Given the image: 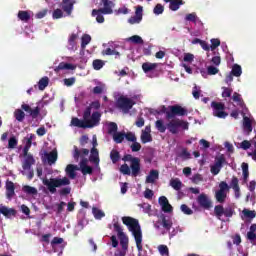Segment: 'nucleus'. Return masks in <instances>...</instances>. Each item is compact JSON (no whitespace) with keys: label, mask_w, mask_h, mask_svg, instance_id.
Wrapping results in <instances>:
<instances>
[{"label":"nucleus","mask_w":256,"mask_h":256,"mask_svg":"<svg viewBox=\"0 0 256 256\" xmlns=\"http://www.w3.org/2000/svg\"><path fill=\"white\" fill-rule=\"evenodd\" d=\"M92 109H101V103L99 101H93L83 113V120L75 117L71 120V125L73 127H78L79 129H93V127L99 126L101 123V113L99 111L93 112Z\"/></svg>","instance_id":"f257e3e1"},{"label":"nucleus","mask_w":256,"mask_h":256,"mask_svg":"<svg viewBox=\"0 0 256 256\" xmlns=\"http://www.w3.org/2000/svg\"><path fill=\"white\" fill-rule=\"evenodd\" d=\"M123 225L128 227L129 231L132 233L135 241L136 247L139 253L143 251V233L141 232V226L139 225V220L131 217V216H124L122 217Z\"/></svg>","instance_id":"f03ea898"},{"label":"nucleus","mask_w":256,"mask_h":256,"mask_svg":"<svg viewBox=\"0 0 256 256\" xmlns=\"http://www.w3.org/2000/svg\"><path fill=\"white\" fill-rule=\"evenodd\" d=\"M122 161L131 162L130 167L126 163L120 166V173H122V175H131L132 177H139V174L141 173V159L133 157V155L131 154H126L122 158Z\"/></svg>","instance_id":"7ed1b4c3"},{"label":"nucleus","mask_w":256,"mask_h":256,"mask_svg":"<svg viewBox=\"0 0 256 256\" xmlns=\"http://www.w3.org/2000/svg\"><path fill=\"white\" fill-rule=\"evenodd\" d=\"M157 115H166V120L171 121V119H175V117H185L187 115V109L183 108L180 105H172L166 107L165 105L160 106L156 110Z\"/></svg>","instance_id":"20e7f679"},{"label":"nucleus","mask_w":256,"mask_h":256,"mask_svg":"<svg viewBox=\"0 0 256 256\" xmlns=\"http://www.w3.org/2000/svg\"><path fill=\"white\" fill-rule=\"evenodd\" d=\"M43 185L47 187L48 191H50L52 194L57 193L58 187H65L67 185H71V180L69 178H51L50 180L47 178H44L42 180Z\"/></svg>","instance_id":"39448f33"},{"label":"nucleus","mask_w":256,"mask_h":256,"mask_svg":"<svg viewBox=\"0 0 256 256\" xmlns=\"http://www.w3.org/2000/svg\"><path fill=\"white\" fill-rule=\"evenodd\" d=\"M166 127L172 135H177L179 133V128L181 127L184 129V131H187L189 129V123L185 122L184 120H181L179 118L177 119H170V121L166 124Z\"/></svg>","instance_id":"423d86ee"},{"label":"nucleus","mask_w":256,"mask_h":256,"mask_svg":"<svg viewBox=\"0 0 256 256\" xmlns=\"http://www.w3.org/2000/svg\"><path fill=\"white\" fill-rule=\"evenodd\" d=\"M133 105H135V101L131 98H127V96H120L116 101V107L120 109L123 113L127 114L131 109H133Z\"/></svg>","instance_id":"0eeeda50"},{"label":"nucleus","mask_w":256,"mask_h":256,"mask_svg":"<svg viewBox=\"0 0 256 256\" xmlns=\"http://www.w3.org/2000/svg\"><path fill=\"white\" fill-rule=\"evenodd\" d=\"M113 227L114 231H116L118 235V238L120 239V245L122 249L127 251V249H129V237L124 234L123 228L121 227V224H119V222L114 223Z\"/></svg>","instance_id":"6e6552de"},{"label":"nucleus","mask_w":256,"mask_h":256,"mask_svg":"<svg viewBox=\"0 0 256 256\" xmlns=\"http://www.w3.org/2000/svg\"><path fill=\"white\" fill-rule=\"evenodd\" d=\"M227 164V159H225V155L221 154L215 157L214 164L210 166V172L212 175H219L221 173V169H223V165Z\"/></svg>","instance_id":"1a4fd4ad"},{"label":"nucleus","mask_w":256,"mask_h":256,"mask_svg":"<svg viewBox=\"0 0 256 256\" xmlns=\"http://www.w3.org/2000/svg\"><path fill=\"white\" fill-rule=\"evenodd\" d=\"M115 0H100V5H103V8L94 9V13H103V15L113 14V8L115 7Z\"/></svg>","instance_id":"9d476101"},{"label":"nucleus","mask_w":256,"mask_h":256,"mask_svg":"<svg viewBox=\"0 0 256 256\" xmlns=\"http://www.w3.org/2000/svg\"><path fill=\"white\" fill-rule=\"evenodd\" d=\"M211 107L214 108V115L219 119H225L229 114L225 111V104L221 102H212Z\"/></svg>","instance_id":"9b49d317"},{"label":"nucleus","mask_w":256,"mask_h":256,"mask_svg":"<svg viewBox=\"0 0 256 256\" xmlns=\"http://www.w3.org/2000/svg\"><path fill=\"white\" fill-rule=\"evenodd\" d=\"M197 203L202 207V209H206L207 211L213 207V202L205 193H202L197 197Z\"/></svg>","instance_id":"f8f14e48"},{"label":"nucleus","mask_w":256,"mask_h":256,"mask_svg":"<svg viewBox=\"0 0 256 256\" xmlns=\"http://www.w3.org/2000/svg\"><path fill=\"white\" fill-rule=\"evenodd\" d=\"M77 2L75 0H62L60 7L66 15L70 16L73 13V7Z\"/></svg>","instance_id":"ddd939ff"},{"label":"nucleus","mask_w":256,"mask_h":256,"mask_svg":"<svg viewBox=\"0 0 256 256\" xmlns=\"http://www.w3.org/2000/svg\"><path fill=\"white\" fill-rule=\"evenodd\" d=\"M21 109H23V111H25L26 113H29L32 119H37V117H39L41 113V108H39V106L32 109L31 106H29V104H22Z\"/></svg>","instance_id":"4468645a"},{"label":"nucleus","mask_w":256,"mask_h":256,"mask_svg":"<svg viewBox=\"0 0 256 256\" xmlns=\"http://www.w3.org/2000/svg\"><path fill=\"white\" fill-rule=\"evenodd\" d=\"M1 214L4 215L7 219H11V217H15L17 215V210L13 208H7V206L0 205Z\"/></svg>","instance_id":"2eb2a0df"},{"label":"nucleus","mask_w":256,"mask_h":256,"mask_svg":"<svg viewBox=\"0 0 256 256\" xmlns=\"http://www.w3.org/2000/svg\"><path fill=\"white\" fill-rule=\"evenodd\" d=\"M160 225L165 229L166 231H171V227H173V221L170 220V218H167L165 214H162L160 216Z\"/></svg>","instance_id":"dca6fc26"},{"label":"nucleus","mask_w":256,"mask_h":256,"mask_svg":"<svg viewBox=\"0 0 256 256\" xmlns=\"http://www.w3.org/2000/svg\"><path fill=\"white\" fill-rule=\"evenodd\" d=\"M33 165H35V158H33V155L25 156L22 169H24V171H31V167H33Z\"/></svg>","instance_id":"f3484780"},{"label":"nucleus","mask_w":256,"mask_h":256,"mask_svg":"<svg viewBox=\"0 0 256 256\" xmlns=\"http://www.w3.org/2000/svg\"><path fill=\"white\" fill-rule=\"evenodd\" d=\"M164 3H170L169 9L170 11H179L181 5H184L185 2L183 0H164Z\"/></svg>","instance_id":"a211bd4d"},{"label":"nucleus","mask_w":256,"mask_h":256,"mask_svg":"<svg viewBox=\"0 0 256 256\" xmlns=\"http://www.w3.org/2000/svg\"><path fill=\"white\" fill-rule=\"evenodd\" d=\"M77 67L71 63H65V62H61L59 63V65L54 69L55 73H59L60 71L63 70H70L73 71L75 70Z\"/></svg>","instance_id":"6ab92c4d"},{"label":"nucleus","mask_w":256,"mask_h":256,"mask_svg":"<svg viewBox=\"0 0 256 256\" xmlns=\"http://www.w3.org/2000/svg\"><path fill=\"white\" fill-rule=\"evenodd\" d=\"M89 161L90 163H94V165H99V150H97V148H92L90 150Z\"/></svg>","instance_id":"aec40b11"},{"label":"nucleus","mask_w":256,"mask_h":256,"mask_svg":"<svg viewBox=\"0 0 256 256\" xmlns=\"http://www.w3.org/2000/svg\"><path fill=\"white\" fill-rule=\"evenodd\" d=\"M15 195V184L12 181L6 183V196L7 199H13Z\"/></svg>","instance_id":"412c9836"},{"label":"nucleus","mask_w":256,"mask_h":256,"mask_svg":"<svg viewBox=\"0 0 256 256\" xmlns=\"http://www.w3.org/2000/svg\"><path fill=\"white\" fill-rule=\"evenodd\" d=\"M232 100L234 101V103H237L240 109H245V101H243L241 94L234 92L232 96Z\"/></svg>","instance_id":"4be33fe9"},{"label":"nucleus","mask_w":256,"mask_h":256,"mask_svg":"<svg viewBox=\"0 0 256 256\" xmlns=\"http://www.w3.org/2000/svg\"><path fill=\"white\" fill-rule=\"evenodd\" d=\"M82 155H89V149L83 148L82 150H79L77 146H74L73 157L75 161H79V157H81Z\"/></svg>","instance_id":"5701e85b"},{"label":"nucleus","mask_w":256,"mask_h":256,"mask_svg":"<svg viewBox=\"0 0 256 256\" xmlns=\"http://www.w3.org/2000/svg\"><path fill=\"white\" fill-rule=\"evenodd\" d=\"M256 224L250 226V231L247 232L246 238L252 245H255V235H256Z\"/></svg>","instance_id":"b1692460"},{"label":"nucleus","mask_w":256,"mask_h":256,"mask_svg":"<svg viewBox=\"0 0 256 256\" xmlns=\"http://www.w3.org/2000/svg\"><path fill=\"white\" fill-rule=\"evenodd\" d=\"M77 169L78 168L76 165H73V164L67 165L65 171L70 179H75V177H77V173H75V171H77Z\"/></svg>","instance_id":"393cba45"},{"label":"nucleus","mask_w":256,"mask_h":256,"mask_svg":"<svg viewBox=\"0 0 256 256\" xmlns=\"http://www.w3.org/2000/svg\"><path fill=\"white\" fill-rule=\"evenodd\" d=\"M159 179V171L151 170L146 177V183H155Z\"/></svg>","instance_id":"a878e982"},{"label":"nucleus","mask_w":256,"mask_h":256,"mask_svg":"<svg viewBox=\"0 0 256 256\" xmlns=\"http://www.w3.org/2000/svg\"><path fill=\"white\" fill-rule=\"evenodd\" d=\"M45 157L49 165H53L57 162V151L53 150L50 153H45Z\"/></svg>","instance_id":"bb28decb"},{"label":"nucleus","mask_w":256,"mask_h":256,"mask_svg":"<svg viewBox=\"0 0 256 256\" xmlns=\"http://www.w3.org/2000/svg\"><path fill=\"white\" fill-rule=\"evenodd\" d=\"M156 67H158L157 63L146 62L142 64L144 73H151V71H155Z\"/></svg>","instance_id":"cd10ccee"},{"label":"nucleus","mask_w":256,"mask_h":256,"mask_svg":"<svg viewBox=\"0 0 256 256\" xmlns=\"http://www.w3.org/2000/svg\"><path fill=\"white\" fill-rule=\"evenodd\" d=\"M18 19H20V21H24V23H28V21L31 19V14L29 11L20 10L18 12Z\"/></svg>","instance_id":"c85d7f7f"},{"label":"nucleus","mask_w":256,"mask_h":256,"mask_svg":"<svg viewBox=\"0 0 256 256\" xmlns=\"http://www.w3.org/2000/svg\"><path fill=\"white\" fill-rule=\"evenodd\" d=\"M77 39H79V35L72 33L68 38V45L70 49H75L77 47Z\"/></svg>","instance_id":"c756f323"},{"label":"nucleus","mask_w":256,"mask_h":256,"mask_svg":"<svg viewBox=\"0 0 256 256\" xmlns=\"http://www.w3.org/2000/svg\"><path fill=\"white\" fill-rule=\"evenodd\" d=\"M170 186L173 187L175 191H181V188L183 187V182H181L179 178L171 179Z\"/></svg>","instance_id":"7c9ffc66"},{"label":"nucleus","mask_w":256,"mask_h":256,"mask_svg":"<svg viewBox=\"0 0 256 256\" xmlns=\"http://www.w3.org/2000/svg\"><path fill=\"white\" fill-rule=\"evenodd\" d=\"M243 125L245 131H248V135L253 131V124L251 123V119L247 116L243 118Z\"/></svg>","instance_id":"2f4dec72"},{"label":"nucleus","mask_w":256,"mask_h":256,"mask_svg":"<svg viewBox=\"0 0 256 256\" xmlns=\"http://www.w3.org/2000/svg\"><path fill=\"white\" fill-rule=\"evenodd\" d=\"M243 183H247L249 180V164L242 163Z\"/></svg>","instance_id":"473e14b6"},{"label":"nucleus","mask_w":256,"mask_h":256,"mask_svg":"<svg viewBox=\"0 0 256 256\" xmlns=\"http://www.w3.org/2000/svg\"><path fill=\"white\" fill-rule=\"evenodd\" d=\"M48 85H49V77L45 76L39 80L38 89L40 91H45V88H47Z\"/></svg>","instance_id":"72a5a7b5"},{"label":"nucleus","mask_w":256,"mask_h":256,"mask_svg":"<svg viewBox=\"0 0 256 256\" xmlns=\"http://www.w3.org/2000/svg\"><path fill=\"white\" fill-rule=\"evenodd\" d=\"M110 159L114 164L119 163V161L121 160V154L119 153V151L113 149L110 152Z\"/></svg>","instance_id":"f704fd0d"},{"label":"nucleus","mask_w":256,"mask_h":256,"mask_svg":"<svg viewBox=\"0 0 256 256\" xmlns=\"http://www.w3.org/2000/svg\"><path fill=\"white\" fill-rule=\"evenodd\" d=\"M224 213H225V208L223 207V205H216L214 207V214L217 217V219H221Z\"/></svg>","instance_id":"c9c22d12"},{"label":"nucleus","mask_w":256,"mask_h":256,"mask_svg":"<svg viewBox=\"0 0 256 256\" xmlns=\"http://www.w3.org/2000/svg\"><path fill=\"white\" fill-rule=\"evenodd\" d=\"M113 140L115 143H123L125 141V132H116L113 134Z\"/></svg>","instance_id":"e433bc0d"},{"label":"nucleus","mask_w":256,"mask_h":256,"mask_svg":"<svg viewBox=\"0 0 256 256\" xmlns=\"http://www.w3.org/2000/svg\"><path fill=\"white\" fill-rule=\"evenodd\" d=\"M230 73H232L234 77H241L243 70L239 64H234Z\"/></svg>","instance_id":"4c0bfd02"},{"label":"nucleus","mask_w":256,"mask_h":256,"mask_svg":"<svg viewBox=\"0 0 256 256\" xmlns=\"http://www.w3.org/2000/svg\"><path fill=\"white\" fill-rule=\"evenodd\" d=\"M140 139L145 145V143H151V141H153V136H151V133L149 132H142Z\"/></svg>","instance_id":"58836bf2"},{"label":"nucleus","mask_w":256,"mask_h":256,"mask_svg":"<svg viewBox=\"0 0 256 256\" xmlns=\"http://www.w3.org/2000/svg\"><path fill=\"white\" fill-rule=\"evenodd\" d=\"M14 117L16 121H19V123H22V121L25 120V112L21 109H16L14 112Z\"/></svg>","instance_id":"ea45409f"},{"label":"nucleus","mask_w":256,"mask_h":256,"mask_svg":"<svg viewBox=\"0 0 256 256\" xmlns=\"http://www.w3.org/2000/svg\"><path fill=\"white\" fill-rule=\"evenodd\" d=\"M155 127L159 133H165V131H167V125L165 126L163 120H157L155 122Z\"/></svg>","instance_id":"a19ab883"},{"label":"nucleus","mask_w":256,"mask_h":256,"mask_svg":"<svg viewBox=\"0 0 256 256\" xmlns=\"http://www.w3.org/2000/svg\"><path fill=\"white\" fill-rule=\"evenodd\" d=\"M215 197L218 203H225V200L227 199V192L217 191Z\"/></svg>","instance_id":"79ce46f5"},{"label":"nucleus","mask_w":256,"mask_h":256,"mask_svg":"<svg viewBox=\"0 0 256 256\" xmlns=\"http://www.w3.org/2000/svg\"><path fill=\"white\" fill-rule=\"evenodd\" d=\"M89 43H91V35L84 34L81 38V47H82V49H85V47H87V45H89Z\"/></svg>","instance_id":"37998d69"},{"label":"nucleus","mask_w":256,"mask_h":256,"mask_svg":"<svg viewBox=\"0 0 256 256\" xmlns=\"http://www.w3.org/2000/svg\"><path fill=\"white\" fill-rule=\"evenodd\" d=\"M128 41H131V43H134L135 45H143V38L139 35H133L130 38H128Z\"/></svg>","instance_id":"c03bdc74"},{"label":"nucleus","mask_w":256,"mask_h":256,"mask_svg":"<svg viewBox=\"0 0 256 256\" xmlns=\"http://www.w3.org/2000/svg\"><path fill=\"white\" fill-rule=\"evenodd\" d=\"M92 65L95 71H100V69H103L105 62H103V60L96 59L93 61Z\"/></svg>","instance_id":"a18cd8bd"},{"label":"nucleus","mask_w":256,"mask_h":256,"mask_svg":"<svg viewBox=\"0 0 256 256\" xmlns=\"http://www.w3.org/2000/svg\"><path fill=\"white\" fill-rule=\"evenodd\" d=\"M92 213L95 217V219H103V217L105 216V212L99 210V208H92Z\"/></svg>","instance_id":"49530a36"},{"label":"nucleus","mask_w":256,"mask_h":256,"mask_svg":"<svg viewBox=\"0 0 256 256\" xmlns=\"http://www.w3.org/2000/svg\"><path fill=\"white\" fill-rule=\"evenodd\" d=\"M18 143L19 141L17 140V137L15 136L10 137L8 140V149H15Z\"/></svg>","instance_id":"de8ad7c7"},{"label":"nucleus","mask_w":256,"mask_h":256,"mask_svg":"<svg viewBox=\"0 0 256 256\" xmlns=\"http://www.w3.org/2000/svg\"><path fill=\"white\" fill-rule=\"evenodd\" d=\"M244 217H246L247 219H255L256 218V212L249 210V209H244L242 211Z\"/></svg>","instance_id":"09e8293b"},{"label":"nucleus","mask_w":256,"mask_h":256,"mask_svg":"<svg viewBox=\"0 0 256 256\" xmlns=\"http://www.w3.org/2000/svg\"><path fill=\"white\" fill-rule=\"evenodd\" d=\"M92 17H96L97 23H105V17H103V12H96L92 10Z\"/></svg>","instance_id":"8fccbe9b"},{"label":"nucleus","mask_w":256,"mask_h":256,"mask_svg":"<svg viewBox=\"0 0 256 256\" xmlns=\"http://www.w3.org/2000/svg\"><path fill=\"white\" fill-rule=\"evenodd\" d=\"M23 191L27 193V195H37V188L32 186H24Z\"/></svg>","instance_id":"3c124183"},{"label":"nucleus","mask_w":256,"mask_h":256,"mask_svg":"<svg viewBox=\"0 0 256 256\" xmlns=\"http://www.w3.org/2000/svg\"><path fill=\"white\" fill-rule=\"evenodd\" d=\"M163 11H165V7L163 6V4H156L153 9L154 15H163Z\"/></svg>","instance_id":"603ef678"},{"label":"nucleus","mask_w":256,"mask_h":256,"mask_svg":"<svg viewBox=\"0 0 256 256\" xmlns=\"http://www.w3.org/2000/svg\"><path fill=\"white\" fill-rule=\"evenodd\" d=\"M82 175H93V167L87 165L80 168Z\"/></svg>","instance_id":"864d4df0"},{"label":"nucleus","mask_w":256,"mask_h":256,"mask_svg":"<svg viewBox=\"0 0 256 256\" xmlns=\"http://www.w3.org/2000/svg\"><path fill=\"white\" fill-rule=\"evenodd\" d=\"M191 181L194 185H199V183H201V181H203V176L199 173L197 174H194L192 177H191Z\"/></svg>","instance_id":"5fc2aeb1"},{"label":"nucleus","mask_w":256,"mask_h":256,"mask_svg":"<svg viewBox=\"0 0 256 256\" xmlns=\"http://www.w3.org/2000/svg\"><path fill=\"white\" fill-rule=\"evenodd\" d=\"M181 159H184V161H187V159H191V153L187 151V148H184L181 153L178 155Z\"/></svg>","instance_id":"6e6d98bb"},{"label":"nucleus","mask_w":256,"mask_h":256,"mask_svg":"<svg viewBox=\"0 0 256 256\" xmlns=\"http://www.w3.org/2000/svg\"><path fill=\"white\" fill-rule=\"evenodd\" d=\"M220 45H221V40L217 38L211 39V46H210L211 51H215L216 48L219 47Z\"/></svg>","instance_id":"4d7b16f0"},{"label":"nucleus","mask_w":256,"mask_h":256,"mask_svg":"<svg viewBox=\"0 0 256 256\" xmlns=\"http://www.w3.org/2000/svg\"><path fill=\"white\" fill-rule=\"evenodd\" d=\"M117 129H118V127H117V123H115V122H110L109 124H108V133L111 135L112 133H117Z\"/></svg>","instance_id":"13d9d810"},{"label":"nucleus","mask_w":256,"mask_h":256,"mask_svg":"<svg viewBox=\"0 0 256 256\" xmlns=\"http://www.w3.org/2000/svg\"><path fill=\"white\" fill-rule=\"evenodd\" d=\"M197 14L195 12L193 13H190V14H187L186 17H185V20L186 21H191L192 23H197Z\"/></svg>","instance_id":"bf43d9fd"},{"label":"nucleus","mask_w":256,"mask_h":256,"mask_svg":"<svg viewBox=\"0 0 256 256\" xmlns=\"http://www.w3.org/2000/svg\"><path fill=\"white\" fill-rule=\"evenodd\" d=\"M192 95L194 99H199V97H201V88L195 85L192 89Z\"/></svg>","instance_id":"052dcab7"},{"label":"nucleus","mask_w":256,"mask_h":256,"mask_svg":"<svg viewBox=\"0 0 256 256\" xmlns=\"http://www.w3.org/2000/svg\"><path fill=\"white\" fill-rule=\"evenodd\" d=\"M124 138L130 141L131 143H135V141H137V136H135L133 132L125 133Z\"/></svg>","instance_id":"680f3d73"},{"label":"nucleus","mask_w":256,"mask_h":256,"mask_svg":"<svg viewBox=\"0 0 256 256\" xmlns=\"http://www.w3.org/2000/svg\"><path fill=\"white\" fill-rule=\"evenodd\" d=\"M229 189L230 187H229V184H227V182L225 181L220 182L218 191L226 193V191H229Z\"/></svg>","instance_id":"e2e57ef3"},{"label":"nucleus","mask_w":256,"mask_h":256,"mask_svg":"<svg viewBox=\"0 0 256 256\" xmlns=\"http://www.w3.org/2000/svg\"><path fill=\"white\" fill-rule=\"evenodd\" d=\"M230 187L234 190V189H239V178H237L236 176L232 177V180L230 182Z\"/></svg>","instance_id":"0e129e2a"},{"label":"nucleus","mask_w":256,"mask_h":256,"mask_svg":"<svg viewBox=\"0 0 256 256\" xmlns=\"http://www.w3.org/2000/svg\"><path fill=\"white\" fill-rule=\"evenodd\" d=\"M158 250H159L160 255H162V256L169 255V248L167 247V245L158 246Z\"/></svg>","instance_id":"69168bd1"},{"label":"nucleus","mask_w":256,"mask_h":256,"mask_svg":"<svg viewBox=\"0 0 256 256\" xmlns=\"http://www.w3.org/2000/svg\"><path fill=\"white\" fill-rule=\"evenodd\" d=\"M52 17H53V19L63 18V10L57 8L56 10L53 11Z\"/></svg>","instance_id":"338daca9"},{"label":"nucleus","mask_w":256,"mask_h":256,"mask_svg":"<svg viewBox=\"0 0 256 256\" xmlns=\"http://www.w3.org/2000/svg\"><path fill=\"white\" fill-rule=\"evenodd\" d=\"M102 55H117L119 57V55H121L118 51H115L111 48H107L106 50L102 51Z\"/></svg>","instance_id":"774afa93"}]
</instances>
